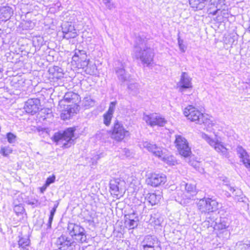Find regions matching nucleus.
<instances>
[{"label":"nucleus","instance_id":"obj_1","mask_svg":"<svg viewBox=\"0 0 250 250\" xmlns=\"http://www.w3.org/2000/svg\"><path fill=\"white\" fill-rule=\"evenodd\" d=\"M136 59H140L144 64L149 66L153 60L154 53L153 49L146 44V41L140 36L136 37L134 47Z\"/></svg>","mask_w":250,"mask_h":250},{"label":"nucleus","instance_id":"obj_2","mask_svg":"<svg viewBox=\"0 0 250 250\" xmlns=\"http://www.w3.org/2000/svg\"><path fill=\"white\" fill-rule=\"evenodd\" d=\"M184 114L188 119L195 124L204 125H213V117L208 114L201 113L194 106L189 105L186 107L184 111Z\"/></svg>","mask_w":250,"mask_h":250},{"label":"nucleus","instance_id":"obj_3","mask_svg":"<svg viewBox=\"0 0 250 250\" xmlns=\"http://www.w3.org/2000/svg\"><path fill=\"white\" fill-rule=\"evenodd\" d=\"M75 127H69L64 131H59L54 133L52 140L57 145L62 144L63 148H68L71 145L75 144L74 140L77 138L75 136Z\"/></svg>","mask_w":250,"mask_h":250},{"label":"nucleus","instance_id":"obj_4","mask_svg":"<svg viewBox=\"0 0 250 250\" xmlns=\"http://www.w3.org/2000/svg\"><path fill=\"white\" fill-rule=\"evenodd\" d=\"M174 143L178 152L181 156L186 159L190 156L191 149L185 138L180 135H176Z\"/></svg>","mask_w":250,"mask_h":250},{"label":"nucleus","instance_id":"obj_5","mask_svg":"<svg viewBox=\"0 0 250 250\" xmlns=\"http://www.w3.org/2000/svg\"><path fill=\"white\" fill-rule=\"evenodd\" d=\"M219 203L211 198L200 199L197 203L198 209L202 213H209L216 211L218 209Z\"/></svg>","mask_w":250,"mask_h":250},{"label":"nucleus","instance_id":"obj_6","mask_svg":"<svg viewBox=\"0 0 250 250\" xmlns=\"http://www.w3.org/2000/svg\"><path fill=\"white\" fill-rule=\"evenodd\" d=\"M67 229L71 236L76 241L81 243L86 242V235L83 228L77 224H70Z\"/></svg>","mask_w":250,"mask_h":250},{"label":"nucleus","instance_id":"obj_7","mask_svg":"<svg viewBox=\"0 0 250 250\" xmlns=\"http://www.w3.org/2000/svg\"><path fill=\"white\" fill-rule=\"evenodd\" d=\"M201 137L203 139L205 140L210 146H213L217 152L221 153L226 158L229 157L228 149L220 142H219L218 141H215L205 133H201Z\"/></svg>","mask_w":250,"mask_h":250},{"label":"nucleus","instance_id":"obj_8","mask_svg":"<svg viewBox=\"0 0 250 250\" xmlns=\"http://www.w3.org/2000/svg\"><path fill=\"white\" fill-rule=\"evenodd\" d=\"M143 120L149 125H163L167 124V120L158 113H152L149 115L144 114Z\"/></svg>","mask_w":250,"mask_h":250},{"label":"nucleus","instance_id":"obj_9","mask_svg":"<svg viewBox=\"0 0 250 250\" xmlns=\"http://www.w3.org/2000/svg\"><path fill=\"white\" fill-rule=\"evenodd\" d=\"M40 106L41 102L39 99L32 98L25 102L24 109L26 113L34 115L38 112Z\"/></svg>","mask_w":250,"mask_h":250},{"label":"nucleus","instance_id":"obj_10","mask_svg":"<svg viewBox=\"0 0 250 250\" xmlns=\"http://www.w3.org/2000/svg\"><path fill=\"white\" fill-rule=\"evenodd\" d=\"M124 182L119 179L111 180L109 186L111 194L114 195L117 198H119L123 195L124 189L122 188V184Z\"/></svg>","mask_w":250,"mask_h":250},{"label":"nucleus","instance_id":"obj_11","mask_svg":"<svg viewBox=\"0 0 250 250\" xmlns=\"http://www.w3.org/2000/svg\"><path fill=\"white\" fill-rule=\"evenodd\" d=\"M63 38L67 40L74 38L78 35L76 29L71 22H65L62 25Z\"/></svg>","mask_w":250,"mask_h":250},{"label":"nucleus","instance_id":"obj_12","mask_svg":"<svg viewBox=\"0 0 250 250\" xmlns=\"http://www.w3.org/2000/svg\"><path fill=\"white\" fill-rule=\"evenodd\" d=\"M167 181V178L163 173H153L150 177L146 180L148 185L153 187H158L164 185Z\"/></svg>","mask_w":250,"mask_h":250},{"label":"nucleus","instance_id":"obj_13","mask_svg":"<svg viewBox=\"0 0 250 250\" xmlns=\"http://www.w3.org/2000/svg\"><path fill=\"white\" fill-rule=\"evenodd\" d=\"M141 148H145L155 156L160 158L164 153L161 147H158L156 145L152 144L148 142H143L140 144Z\"/></svg>","mask_w":250,"mask_h":250},{"label":"nucleus","instance_id":"obj_14","mask_svg":"<svg viewBox=\"0 0 250 250\" xmlns=\"http://www.w3.org/2000/svg\"><path fill=\"white\" fill-rule=\"evenodd\" d=\"M180 90L182 92L183 90L192 87L191 78L187 72L182 73L180 80L177 83Z\"/></svg>","mask_w":250,"mask_h":250},{"label":"nucleus","instance_id":"obj_15","mask_svg":"<svg viewBox=\"0 0 250 250\" xmlns=\"http://www.w3.org/2000/svg\"><path fill=\"white\" fill-rule=\"evenodd\" d=\"M73 242L71 238L65 235H62L58 238L56 244L59 249L69 250Z\"/></svg>","mask_w":250,"mask_h":250},{"label":"nucleus","instance_id":"obj_16","mask_svg":"<svg viewBox=\"0 0 250 250\" xmlns=\"http://www.w3.org/2000/svg\"><path fill=\"white\" fill-rule=\"evenodd\" d=\"M129 132L125 130L123 126H114L111 133V138L118 141H121L126 136L128 135Z\"/></svg>","mask_w":250,"mask_h":250},{"label":"nucleus","instance_id":"obj_17","mask_svg":"<svg viewBox=\"0 0 250 250\" xmlns=\"http://www.w3.org/2000/svg\"><path fill=\"white\" fill-rule=\"evenodd\" d=\"M143 247H160V242L153 235H147L145 237L142 242Z\"/></svg>","mask_w":250,"mask_h":250},{"label":"nucleus","instance_id":"obj_18","mask_svg":"<svg viewBox=\"0 0 250 250\" xmlns=\"http://www.w3.org/2000/svg\"><path fill=\"white\" fill-rule=\"evenodd\" d=\"M126 67L125 63H121L120 67L115 68L116 74L120 81L125 82L129 80L130 74L126 73L125 68Z\"/></svg>","mask_w":250,"mask_h":250},{"label":"nucleus","instance_id":"obj_19","mask_svg":"<svg viewBox=\"0 0 250 250\" xmlns=\"http://www.w3.org/2000/svg\"><path fill=\"white\" fill-rule=\"evenodd\" d=\"M79 106L76 104L67 105L66 110H64L61 114V118L63 120L70 118L71 114L76 113L79 111Z\"/></svg>","mask_w":250,"mask_h":250},{"label":"nucleus","instance_id":"obj_20","mask_svg":"<svg viewBox=\"0 0 250 250\" xmlns=\"http://www.w3.org/2000/svg\"><path fill=\"white\" fill-rule=\"evenodd\" d=\"M185 194L183 195V198H187L188 200L193 199L197 193L195 186L191 184L187 183L185 184Z\"/></svg>","mask_w":250,"mask_h":250},{"label":"nucleus","instance_id":"obj_21","mask_svg":"<svg viewBox=\"0 0 250 250\" xmlns=\"http://www.w3.org/2000/svg\"><path fill=\"white\" fill-rule=\"evenodd\" d=\"M236 150L245 167L250 169V160L249 159V156L248 153L241 146H238Z\"/></svg>","mask_w":250,"mask_h":250},{"label":"nucleus","instance_id":"obj_22","mask_svg":"<svg viewBox=\"0 0 250 250\" xmlns=\"http://www.w3.org/2000/svg\"><path fill=\"white\" fill-rule=\"evenodd\" d=\"M13 14V10L10 6L1 7L0 8V20L6 21L11 18Z\"/></svg>","mask_w":250,"mask_h":250},{"label":"nucleus","instance_id":"obj_23","mask_svg":"<svg viewBox=\"0 0 250 250\" xmlns=\"http://www.w3.org/2000/svg\"><path fill=\"white\" fill-rule=\"evenodd\" d=\"M209 0H189V4L194 11L203 9Z\"/></svg>","mask_w":250,"mask_h":250},{"label":"nucleus","instance_id":"obj_24","mask_svg":"<svg viewBox=\"0 0 250 250\" xmlns=\"http://www.w3.org/2000/svg\"><path fill=\"white\" fill-rule=\"evenodd\" d=\"M76 50L80 60V63H82L80 67L84 68L87 66L88 64V60L87 59V55L85 51L80 50Z\"/></svg>","mask_w":250,"mask_h":250},{"label":"nucleus","instance_id":"obj_25","mask_svg":"<svg viewBox=\"0 0 250 250\" xmlns=\"http://www.w3.org/2000/svg\"><path fill=\"white\" fill-rule=\"evenodd\" d=\"M162 196L160 194L157 195L156 193H149L147 195L146 198L148 202L151 205H155L158 204L160 199H161Z\"/></svg>","mask_w":250,"mask_h":250},{"label":"nucleus","instance_id":"obj_26","mask_svg":"<svg viewBox=\"0 0 250 250\" xmlns=\"http://www.w3.org/2000/svg\"><path fill=\"white\" fill-rule=\"evenodd\" d=\"M78 98V95L72 92H69L66 93L63 97V100L60 102V104L62 103H74L75 100L76 98Z\"/></svg>","mask_w":250,"mask_h":250},{"label":"nucleus","instance_id":"obj_27","mask_svg":"<svg viewBox=\"0 0 250 250\" xmlns=\"http://www.w3.org/2000/svg\"><path fill=\"white\" fill-rule=\"evenodd\" d=\"M229 190L232 192V195L237 201L240 202L242 201L243 199V193L242 191L240 189L238 188H235L233 187H232L230 186H229Z\"/></svg>","mask_w":250,"mask_h":250},{"label":"nucleus","instance_id":"obj_28","mask_svg":"<svg viewBox=\"0 0 250 250\" xmlns=\"http://www.w3.org/2000/svg\"><path fill=\"white\" fill-rule=\"evenodd\" d=\"M176 194L177 196H175V200L178 202H179L181 204H184L188 203V198H183V195L185 194V191H183L181 190H177Z\"/></svg>","mask_w":250,"mask_h":250},{"label":"nucleus","instance_id":"obj_29","mask_svg":"<svg viewBox=\"0 0 250 250\" xmlns=\"http://www.w3.org/2000/svg\"><path fill=\"white\" fill-rule=\"evenodd\" d=\"M235 250H250V243L242 241L237 242L235 246Z\"/></svg>","mask_w":250,"mask_h":250},{"label":"nucleus","instance_id":"obj_30","mask_svg":"<svg viewBox=\"0 0 250 250\" xmlns=\"http://www.w3.org/2000/svg\"><path fill=\"white\" fill-rule=\"evenodd\" d=\"M50 73H52L53 77L58 78L62 77V69L59 66H54L52 68L49 69Z\"/></svg>","mask_w":250,"mask_h":250},{"label":"nucleus","instance_id":"obj_31","mask_svg":"<svg viewBox=\"0 0 250 250\" xmlns=\"http://www.w3.org/2000/svg\"><path fill=\"white\" fill-rule=\"evenodd\" d=\"M30 244V240L28 236L23 237L19 236V240L18 241V245L20 247H23V246H29Z\"/></svg>","mask_w":250,"mask_h":250},{"label":"nucleus","instance_id":"obj_32","mask_svg":"<svg viewBox=\"0 0 250 250\" xmlns=\"http://www.w3.org/2000/svg\"><path fill=\"white\" fill-rule=\"evenodd\" d=\"M128 89L132 95H136L138 93L139 84L138 83H130L127 86Z\"/></svg>","mask_w":250,"mask_h":250},{"label":"nucleus","instance_id":"obj_33","mask_svg":"<svg viewBox=\"0 0 250 250\" xmlns=\"http://www.w3.org/2000/svg\"><path fill=\"white\" fill-rule=\"evenodd\" d=\"M138 217H136L135 220H130V221L126 220V221H125V224L128 227L129 229H134L138 226Z\"/></svg>","mask_w":250,"mask_h":250},{"label":"nucleus","instance_id":"obj_34","mask_svg":"<svg viewBox=\"0 0 250 250\" xmlns=\"http://www.w3.org/2000/svg\"><path fill=\"white\" fill-rule=\"evenodd\" d=\"M33 43L35 46L41 47L44 44L43 37L39 36L33 38Z\"/></svg>","mask_w":250,"mask_h":250},{"label":"nucleus","instance_id":"obj_35","mask_svg":"<svg viewBox=\"0 0 250 250\" xmlns=\"http://www.w3.org/2000/svg\"><path fill=\"white\" fill-rule=\"evenodd\" d=\"M160 159L167 164H174L175 161L174 157L172 156H167L165 154V153H163V156L161 157Z\"/></svg>","mask_w":250,"mask_h":250},{"label":"nucleus","instance_id":"obj_36","mask_svg":"<svg viewBox=\"0 0 250 250\" xmlns=\"http://www.w3.org/2000/svg\"><path fill=\"white\" fill-rule=\"evenodd\" d=\"M12 152V149L9 147H1L0 150V153L4 156H7Z\"/></svg>","mask_w":250,"mask_h":250},{"label":"nucleus","instance_id":"obj_37","mask_svg":"<svg viewBox=\"0 0 250 250\" xmlns=\"http://www.w3.org/2000/svg\"><path fill=\"white\" fill-rule=\"evenodd\" d=\"M14 210L17 215L23 213L24 208L21 204L16 205L14 206Z\"/></svg>","mask_w":250,"mask_h":250},{"label":"nucleus","instance_id":"obj_38","mask_svg":"<svg viewBox=\"0 0 250 250\" xmlns=\"http://www.w3.org/2000/svg\"><path fill=\"white\" fill-rule=\"evenodd\" d=\"M117 102L116 101L111 102L110 103L108 109L107 111L106 112V113H107L110 115H113V114L114 112V110L115 109V106H116V105L117 104Z\"/></svg>","mask_w":250,"mask_h":250},{"label":"nucleus","instance_id":"obj_39","mask_svg":"<svg viewBox=\"0 0 250 250\" xmlns=\"http://www.w3.org/2000/svg\"><path fill=\"white\" fill-rule=\"evenodd\" d=\"M8 142L10 144L14 143L16 141V136L14 134L9 132L6 134Z\"/></svg>","mask_w":250,"mask_h":250},{"label":"nucleus","instance_id":"obj_40","mask_svg":"<svg viewBox=\"0 0 250 250\" xmlns=\"http://www.w3.org/2000/svg\"><path fill=\"white\" fill-rule=\"evenodd\" d=\"M113 115L105 113L104 115V123L105 125H109L110 123Z\"/></svg>","mask_w":250,"mask_h":250},{"label":"nucleus","instance_id":"obj_41","mask_svg":"<svg viewBox=\"0 0 250 250\" xmlns=\"http://www.w3.org/2000/svg\"><path fill=\"white\" fill-rule=\"evenodd\" d=\"M72 60L73 62H75V64L77 65L78 67H80L81 64H82V63H80V60L76 50L74 55L72 57Z\"/></svg>","mask_w":250,"mask_h":250},{"label":"nucleus","instance_id":"obj_42","mask_svg":"<svg viewBox=\"0 0 250 250\" xmlns=\"http://www.w3.org/2000/svg\"><path fill=\"white\" fill-rule=\"evenodd\" d=\"M56 209L55 208H52L50 211V214L49 215L48 222V227L50 228L51 226V224L53 219V217L54 216V214L56 212Z\"/></svg>","mask_w":250,"mask_h":250},{"label":"nucleus","instance_id":"obj_43","mask_svg":"<svg viewBox=\"0 0 250 250\" xmlns=\"http://www.w3.org/2000/svg\"><path fill=\"white\" fill-rule=\"evenodd\" d=\"M183 42L184 41L183 40L181 39L180 38H178V43L179 45V48L182 52H185L186 47L184 44Z\"/></svg>","mask_w":250,"mask_h":250},{"label":"nucleus","instance_id":"obj_44","mask_svg":"<svg viewBox=\"0 0 250 250\" xmlns=\"http://www.w3.org/2000/svg\"><path fill=\"white\" fill-rule=\"evenodd\" d=\"M152 223H153L154 225L155 226H160L162 222V218L161 217H153V219H151Z\"/></svg>","mask_w":250,"mask_h":250},{"label":"nucleus","instance_id":"obj_45","mask_svg":"<svg viewBox=\"0 0 250 250\" xmlns=\"http://www.w3.org/2000/svg\"><path fill=\"white\" fill-rule=\"evenodd\" d=\"M229 223H226L225 221V219H223L222 220H221L218 228L219 229H222L227 228L229 227Z\"/></svg>","mask_w":250,"mask_h":250},{"label":"nucleus","instance_id":"obj_46","mask_svg":"<svg viewBox=\"0 0 250 250\" xmlns=\"http://www.w3.org/2000/svg\"><path fill=\"white\" fill-rule=\"evenodd\" d=\"M136 217H138L136 216V214L134 212L129 214L125 215V221H126V220L130 221V220H135Z\"/></svg>","mask_w":250,"mask_h":250},{"label":"nucleus","instance_id":"obj_47","mask_svg":"<svg viewBox=\"0 0 250 250\" xmlns=\"http://www.w3.org/2000/svg\"><path fill=\"white\" fill-rule=\"evenodd\" d=\"M55 180V176H53L51 177H49L46 179V182H45V185L46 187L49 186L51 184L53 183Z\"/></svg>","mask_w":250,"mask_h":250},{"label":"nucleus","instance_id":"obj_48","mask_svg":"<svg viewBox=\"0 0 250 250\" xmlns=\"http://www.w3.org/2000/svg\"><path fill=\"white\" fill-rule=\"evenodd\" d=\"M26 203L28 205H32L33 207L37 206L38 200L34 199L32 201L27 200L26 201Z\"/></svg>","mask_w":250,"mask_h":250},{"label":"nucleus","instance_id":"obj_49","mask_svg":"<svg viewBox=\"0 0 250 250\" xmlns=\"http://www.w3.org/2000/svg\"><path fill=\"white\" fill-rule=\"evenodd\" d=\"M25 26L26 29H32L34 26V23L31 22V21H27L25 22Z\"/></svg>","mask_w":250,"mask_h":250},{"label":"nucleus","instance_id":"obj_50","mask_svg":"<svg viewBox=\"0 0 250 250\" xmlns=\"http://www.w3.org/2000/svg\"><path fill=\"white\" fill-rule=\"evenodd\" d=\"M37 129L38 130V132H45L46 134H48V129L46 128H43L42 127V126H39Z\"/></svg>","mask_w":250,"mask_h":250},{"label":"nucleus","instance_id":"obj_51","mask_svg":"<svg viewBox=\"0 0 250 250\" xmlns=\"http://www.w3.org/2000/svg\"><path fill=\"white\" fill-rule=\"evenodd\" d=\"M161 247H143V249L142 250H160Z\"/></svg>","mask_w":250,"mask_h":250},{"label":"nucleus","instance_id":"obj_52","mask_svg":"<svg viewBox=\"0 0 250 250\" xmlns=\"http://www.w3.org/2000/svg\"><path fill=\"white\" fill-rule=\"evenodd\" d=\"M217 9L216 10H214L213 11H210L209 13L211 14L212 15H216L218 14V12L220 11V9L217 8V6H216Z\"/></svg>","mask_w":250,"mask_h":250},{"label":"nucleus","instance_id":"obj_53","mask_svg":"<svg viewBox=\"0 0 250 250\" xmlns=\"http://www.w3.org/2000/svg\"><path fill=\"white\" fill-rule=\"evenodd\" d=\"M229 42L231 43V44H235L237 43V41H235L233 38H230L229 40Z\"/></svg>","mask_w":250,"mask_h":250},{"label":"nucleus","instance_id":"obj_54","mask_svg":"<svg viewBox=\"0 0 250 250\" xmlns=\"http://www.w3.org/2000/svg\"><path fill=\"white\" fill-rule=\"evenodd\" d=\"M46 188H47V187H46V185L45 184L43 187H42L41 188V192L43 193V192L46 190Z\"/></svg>","mask_w":250,"mask_h":250},{"label":"nucleus","instance_id":"obj_55","mask_svg":"<svg viewBox=\"0 0 250 250\" xmlns=\"http://www.w3.org/2000/svg\"><path fill=\"white\" fill-rule=\"evenodd\" d=\"M226 13V11L225 10H223L220 11L221 15L223 16V17H225Z\"/></svg>","mask_w":250,"mask_h":250},{"label":"nucleus","instance_id":"obj_56","mask_svg":"<svg viewBox=\"0 0 250 250\" xmlns=\"http://www.w3.org/2000/svg\"><path fill=\"white\" fill-rule=\"evenodd\" d=\"M28 246H23V247H20L21 248V250H29L27 248Z\"/></svg>","mask_w":250,"mask_h":250},{"label":"nucleus","instance_id":"obj_57","mask_svg":"<svg viewBox=\"0 0 250 250\" xmlns=\"http://www.w3.org/2000/svg\"><path fill=\"white\" fill-rule=\"evenodd\" d=\"M212 126H208V128L207 129V130L211 131L212 130Z\"/></svg>","mask_w":250,"mask_h":250},{"label":"nucleus","instance_id":"obj_58","mask_svg":"<svg viewBox=\"0 0 250 250\" xmlns=\"http://www.w3.org/2000/svg\"><path fill=\"white\" fill-rule=\"evenodd\" d=\"M58 206V203H57V204H55L53 207V208H55L56 209H57V207Z\"/></svg>","mask_w":250,"mask_h":250},{"label":"nucleus","instance_id":"obj_59","mask_svg":"<svg viewBox=\"0 0 250 250\" xmlns=\"http://www.w3.org/2000/svg\"><path fill=\"white\" fill-rule=\"evenodd\" d=\"M210 1L214 4L216 2V0H211Z\"/></svg>","mask_w":250,"mask_h":250},{"label":"nucleus","instance_id":"obj_60","mask_svg":"<svg viewBox=\"0 0 250 250\" xmlns=\"http://www.w3.org/2000/svg\"><path fill=\"white\" fill-rule=\"evenodd\" d=\"M2 68L1 67V66L0 65V72H1L2 71Z\"/></svg>","mask_w":250,"mask_h":250},{"label":"nucleus","instance_id":"obj_61","mask_svg":"<svg viewBox=\"0 0 250 250\" xmlns=\"http://www.w3.org/2000/svg\"><path fill=\"white\" fill-rule=\"evenodd\" d=\"M248 30H249V31H250V25H249V27H248Z\"/></svg>","mask_w":250,"mask_h":250},{"label":"nucleus","instance_id":"obj_62","mask_svg":"<svg viewBox=\"0 0 250 250\" xmlns=\"http://www.w3.org/2000/svg\"><path fill=\"white\" fill-rule=\"evenodd\" d=\"M114 125H120L118 124V122H117V123H114Z\"/></svg>","mask_w":250,"mask_h":250},{"label":"nucleus","instance_id":"obj_63","mask_svg":"<svg viewBox=\"0 0 250 250\" xmlns=\"http://www.w3.org/2000/svg\"><path fill=\"white\" fill-rule=\"evenodd\" d=\"M227 196H228V197H229V196H231V195H230V194L227 195Z\"/></svg>","mask_w":250,"mask_h":250}]
</instances>
